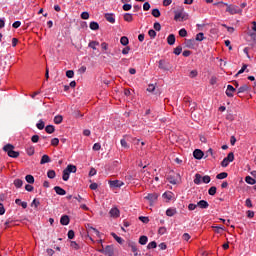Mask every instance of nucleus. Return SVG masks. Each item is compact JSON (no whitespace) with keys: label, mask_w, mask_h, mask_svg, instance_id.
Segmentation results:
<instances>
[{"label":"nucleus","mask_w":256,"mask_h":256,"mask_svg":"<svg viewBox=\"0 0 256 256\" xmlns=\"http://www.w3.org/2000/svg\"><path fill=\"white\" fill-rule=\"evenodd\" d=\"M215 6H219V7H227L226 11L227 13H230V15H242L243 14V9L239 8V6H235V5H229V4H225L223 2H217L214 3Z\"/></svg>","instance_id":"1"},{"label":"nucleus","mask_w":256,"mask_h":256,"mask_svg":"<svg viewBox=\"0 0 256 256\" xmlns=\"http://www.w3.org/2000/svg\"><path fill=\"white\" fill-rule=\"evenodd\" d=\"M15 146L13 144H6L3 147V151L7 153L8 157H12L13 159H17L19 157V152L15 151Z\"/></svg>","instance_id":"2"},{"label":"nucleus","mask_w":256,"mask_h":256,"mask_svg":"<svg viewBox=\"0 0 256 256\" xmlns=\"http://www.w3.org/2000/svg\"><path fill=\"white\" fill-rule=\"evenodd\" d=\"M144 199L149 201L150 206L153 207V204L157 203V199H159V194H157L155 192L154 193H150V194H147V196L144 197Z\"/></svg>","instance_id":"3"},{"label":"nucleus","mask_w":256,"mask_h":256,"mask_svg":"<svg viewBox=\"0 0 256 256\" xmlns=\"http://www.w3.org/2000/svg\"><path fill=\"white\" fill-rule=\"evenodd\" d=\"M189 19V14L185 12H176L174 16L175 21H187Z\"/></svg>","instance_id":"4"},{"label":"nucleus","mask_w":256,"mask_h":256,"mask_svg":"<svg viewBox=\"0 0 256 256\" xmlns=\"http://www.w3.org/2000/svg\"><path fill=\"white\" fill-rule=\"evenodd\" d=\"M100 253H104V255L107 256H113L115 254V251L113 250V246H106L105 249L99 250Z\"/></svg>","instance_id":"5"},{"label":"nucleus","mask_w":256,"mask_h":256,"mask_svg":"<svg viewBox=\"0 0 256 256\" xmlns=\"http://www.w3.org/2000/svg\"><path fill=\"white\" fill-rule=\"evenodd\" d=\"M109 215H110V217H113V219H117L120 217L121 211H119L117 207H114V208L110 209Z\"/></svg>","instance_id":"6"},{"label":"nucleus","mask_w":256,"mask_h":256,"mask_svg":"<svg viewBox=\"0 0 256 256\" xmlns=\"http://www.w3.org/2000/svg\"><path fill=\"white\" fill-rule=\"evenodd\" d=\"M237 91V89H235V87H233V85H228L227 89H226V95L227 97H233L234 93Z\"/></svg>","instance_id":"7"},{"label":"nucleus","mask_w":256,"mask_h":256,"mask_svg":"<svg viewBox=\"0 0 256 256\" xmlns=\"http://www.w3.org/2000/svg\"><path fill=\"white\" fill-rule=\"evenodd\" d=\"M251 87L247 84L242 85L238 88L237 95H241V93H247V91H250Z\"/></svg>","instance_id":"8"},{"label":"nucleus","mask_w":256,"mask_h":256,"mask_svg":"<svg viewBox=\"0 0 256 256\" xmlns=\"http://www.w3.org/2000/svg\"><path fill=\"white\" fill-rule=\"evenodd\" d=\"M159 69H162L163 71H169V62L165 60L159 61Z\"/></svg>","instance_id":"9"},{"label":"nucleus","mask_w":256,"mask_h":256,"mask_svg":"<svg viewBox=\"0 0 256 256\" xmlns=\"http://www.w3.org/2000/svg\"><path fill=\"white\" fill-rule=\"evenodd\" d=\"M109 185H110V187H123V185H125V183H123L119 180H110Z\"/></svg>","instance_id":"10"},{"label":"nucleus","mask_w":256,"mask_h":256,"mask_svg":"<svg viewBox=\"0 0 256 256\" xmlns=\"http://www.w3.org/2000/svg\"><path fill=\"white\" fill-rule=\"evenodd\" d=\"M203 155H204V153L200 149H196L193 152L194 159L201 160V159H203Z\"/></svg>","instance_id":"11"},{"label":"nucleus","mask_w":256,"mask_h":256,"mask_svg":"<svg viewBox=\"0 0 256 256\" xmlns=\"http://www.w3.org/2000/svg\"><path fill=\"white\" fill-rule=\"evenodd\" d=\"M197 206L200 208V209H207L209 207V202L208 201H205V200H200L198 203H197Z\"/></svg>","instance_id":"12"},{"label":"nucleus","mask_w":256,"mask_h":256,"mask_svg":"<svg viewBox=\"0 0 256 256\" xmlns=\"http://www.w3.org/2000/svg\"><path fill=\"white\" fill-rule=\"evenodd\" d=\"M54 191L57 195H67V191L59 186H55Z\"/></svg>","instance_id":"13"},{"label":"nucleus","mask_w":256,"mask_h":256,"mask_svg":"<svg viewBox=\"0 0 256 256\" xmlns=\"http://www.w3.org/2000/svg\"><path fill=\"white\" fill-rule=\"evenodd\" d=\"M65 170L71 175V173H77V166L69 164Z\"/></svg>","instance_id":"14"},{"label":"nucleus","mask_w":256,"mask_h":256,"mask_svg":"<svg viewBox=\"0 0 256 256\" xmlns=\"http://www.w3.org/2000/svg\"><path fill=\"white\" fill-rule=\"evenodd\" d=\"M45 163H51V158L49 155L44 154L41 158L40 165H45Z\"/></svg>","instance_id":"15"},{"label":"nucleus","mask_w":256,"mask_h":256,"mask_svg":"<svg viewBox=\"0 0 256 256\" xmlns=\"http://www.w3.org/2000/svg\"><path fill=\"white\" fill-rule=\"evenodd\" d=\"M167 217H173V215H177V209L176 208H168L166 210Z\"/></svg>","instance_id":"16"},{"label":"nucleus","mask_w":256,"mask_h":256,"mask_svg":"<svg viewBox=\"0 0 256 256\" xmlns=\"http://www.w3.org/2000/svg\"><path fill=\"white\" fill-rule=\"evenodd\" d=\"M104 17L108 23H115V16L113 14L106 13Z\"/></svg>","instance_id":"17"},{"label":"nucleus","mask_w":256,"mask_h":256,"mask_svg":"<svg viewBox=\"0 0 256 256\" xmlns=\"http://www.w3.org/2000/svg\"><path fill=\"white\" fill-rule=\"evenodd\" d=\"M88 47H90V49H93V51H97V47H99V42L91 41L89 42Z\"/></svg>","instance_id":"18"},{"label":"nucleus","mask_w":256,"mask_h":256,"mask_svg":"<svg viewBox=\"0 0 256 256\" xmlns=\"http://www.w3.org/2000/svg\"><path fill=\"white\" fill-rule=\"evenodd\" d=\"M69 216L63 215L60 219L61 225H68L69 224Z\"/></svg>","instance_id":"19"},{"label":"nucleus","mask_w":256,"mask_h":256,"mask_svg":"<svg viewBox=\"0 0 256 256\" xmlns=\"http://www.w3.org/2000/svg\"><path fill=\"white\" fill-rule=\"evenodd\" d=\"M167 43H168V45H175V35L174 34H170L167 37Z\"/></svg>","instance_id":"20"},{"label":"nucleus","mask_w":256,"mask_h":256,"mask_svg":"<svg viewBox=\"0 0 256 256\" xmlns=\"http://www.w3.org/2000/svg\"><path fill=\"white\" fill-rule=\"evenodd\" d=\"M120 43L124 47H127V45H129V38H127L126 36H122L120 39Z\"/></svg>","instance_id":"21"},{"label":"nucleus","mask_w":256,"mask_h":256,"mask_svg":"<svg viewBox=\"0 0 256 256\" xmlns=\"http://www.w3.org/2000/svg\"><path fill=\"white\" fill-rule=\"evenodd\" d=\"M54 123L56 125H61V123H63V116L61 115H57L54 117Z\"/></svg>","instance_id":"22"},{"label":"nucleus","mask_w":256,"mask_h":256,"mask_svg":"<svg viewBox=\"0 0 256 256\" xmlns=\"http://www.w3.org/2000/svg\"><path fill=\"white\" fill-rule=\"evenodd\" d=\"M27 183H29L30 185H32L33 183H35V177H33V175L28 174L25 177Z\"/></svg>","instance_id":"23"},{"label":"nucleus","mask_w":256,"mask_h":256,"mask_svg":"<svg viewBox=\"0 0 256 256\" xmlns=\"http://www.w3.org/2000/svg\"><path fill=\"white\" fill-rule=\"evenodd\" d=\"M112 237L115 239V241H117V243H119L120 245H123V238L119 237L117 234H115L114 232L111 233Z\"/></svg>","instance_id":"24"},{"label":"nucleus","mask_w":256,"mask_h":256,"mask_svg":"<svg viewBox=\"0 0 256 256\" xmlns=\"http://www.w3.org/2000/svg\"><path fill=\"white\" fill-rule=\"evenodd\" d=\"M90 29H91L92 31H98V29H99V23H97V22H95V21L90 22Z\"/></svg>","instance_id":"25"},{"label":"nucleus","mask_w":256,"mask_h":256,"mask_svg":"<svg viewBox=\"0 0 256 256\" xmlns=\"http://www.w3.org/2000/svg\"><path fill=\"white\" fill-rule=\"evenodd\" d=\"M45 131H46V133H49V135H51V133H55V126L48 125L45 127Z\"/></svg>","instance_id":"26"},{"label":"nucleus","mask_w":256,"mask_h":256,"mask_svg":"<svg viewBox=\"0 0 256 256\" xmlns=\"http://www.w3.org/2000/svg\"><path fill=\"white\" fill-rule=\"evenodd\" d=\"M245 181L248 185H255L256 183V180L251 176H246Z\"/></svg>","instance_id":"27"},{"label":"nucleus","mask_w":256,"mask_h":256,"mask_svg":"<svg viewBox=\"0 0 256 256\" xmlns=\"http://www.w3.org/2000/svg\"><path fill=\"white\" fill-rule=\"evenodd\" d=\"M124 21H126L127 23H131V21H133V15L129 14V13H125L124 14Z\"/></svg>","instance_id":"28"},{"label":"nucleus","mask_w":256,"mask_h":256,"mask_svg":"<svg viewBox=\"0 0 256 256\" xmlns=\"http://www.w3.org/2000/svg\"><path fill=\"white\" fill-rule=\"evenodd\" d=\"M16 205H20L23 209H27V202L21 201V199L15 200Z\"/></svg>","instance_id":"29"},{"label":"nucleus","mask_w":256,"mask_h":256,"mask_svg":"<svg viewBox=\"0 0 256 256\" xmlns=\"http://www.w3.org/2000/svg\"><path fill=\"white\" fill-rule=\"evenodd\" d=\"M147 241H149V238H147V236H141L139 238L140 245H147Z\"/></svg>","instance_id":"30"},{"label":"nucleus","mask_w":256,"mask_h":256,"mask_svg":"<svg viewBox=\"0 0 256 256\" xmlns=\"http://www.w3.org/2000/svg\"><path fill=\"white\" fill-rule=\"evenodd\" d=\"M163 197H164V199H168V201H171V199H173V192H170V191L165 192L163 194Z\"/></svg>","instance_id":"31"},{"label":"nucleus","mask_w":256,"mask_h":256,"mask_svg":"<svg viewBox=\"0 0 256 256\" xmlns=\"http://www.w3.org/2000/svg\"><path fill=\"white\" fill-rule=\"evenodd\" d=\"M201 179H203L201 174H196L194 179L195 185H201Z\"/></svg>","instance_id":"32"},{"label":"nucleus","mask_w":256,"mask_h":256,"mask_svg":"<svg viewBox=\"0 0 256 256\" xmlns=\"http://www.w3.org/2000/svg\"><path fill=\"white\" fill-rule=\"evenodd\" d=\"M14 185L17 189H20V187H23V180L21 179L14 180Z\"/></svg>","instance_id":"33"},{"label":"nucleus","mask_w":256,"mask_h":256,"mask_svg":"<svg viewBox=\"0 0 256 256\" xmlns=\"http://www.w3.org/2000/svg\"><path fill=\"white\" fill-rule=\"evenodd\" d=\"M167 180L169 181V183H171V185H177V179H175V176L170 175L168 176Z\"/></svg>","instance_id":"34"},{"label":"nucleus","mask_w":256,"mask_h":256,"mask_svg":"<svg viewBox=\"0 0 256 256\" xmlns=\"http://www.w3.org/2000/svg\"><path fill=\"white\" fill-rule=\"evenodd\" d=\"M87 230L91 233V232H93V233H95V235H99V230H97L96 228H93V226H91V225H87Z\"/></svg>","instance_id":"35"},{"label":"nucleus","mask_w":256,"mask_h":256,"mask_svg":"<svg viewBox=\"0 0 256 256\" xmlns=\"http://www.w3.org/2000/svg\"><path fill=\"white\" fill-rule=\"evenodd\" d=\"M36 127L42 131V129H45V122L43 120H39V122L36 124Z\"/></svg>","instance_id":"36"},{"label":"nucleus","mask_w":256,"mask_h":256,"mask_svg":"<svg viewBox=\"0 0 256 256\" xmlns=\"http://www.w3.org/2000/svg\"><path fill=\"white\" fill-rule=\"evenodd\" d=\"M225 159H226L228 162L233 163V161H234V159H235V154H233V152H230V153L228 154V156L225 157Z\"/></svg>","instance_id":"37"},{"label":"nucleus","mask_w":256,"mask_h":256,"mask_svg":"<svg viewBox=\"0 0 256 256\" xmlns=\"http://www.w3.org/2000/svg\"><path fill=\"white\" fill-rule=\"evenodd\" d=\"M69 177H70V174L68 173L67 170H63V175H62V179L63 181H69Z\"/></svg>","instance_id":"38"},{"label":"nucleus","mask_w":256,"mask_h":256,"mask_svg":"<svg viewBox=\"0 0 256 256\" xmlns=\"http://www.w3.org/2000/svg\"><path fill=\"white\" fill-rule=\"evenodd\" d=\"M227 176H228L227 172H221L217 174L216 179H227Z\"/></svg>","instance_id":"39"},{"label":"nucleus","mask_w":256,"mask_h":256,"mask_svg":"<svg viewBox=\"0 0 256 256\" xmlns=\"http://www.w3.org/2000/svg\"><path fill=\"white\" fill-rule=\"evenodd\" d=\"M152 15H153V17H156V18L161 17V11H159V9L155 8L152 10Z\"/></svg>","instance_id":"40"},{"label":"nucleus","mask_w":256,"mask_h":256,"mask_svg":"<svg viewBox=\"0 0 256 256\" xmlns=\"http://www.w3.org/2000/svg\"><path fill=\"white\" fill-rule=\"evenodd\" d=\"M216 193H217V187L212 186V187L209 188V190H208V194H209V195L213 196V195H215Z\"/></svg>","instance_id":"41"},{"label":"nucleus","mask_w":256,"mask_h":256,"mask_svg":"<svg viewBox=\"0 0 256 256\" xmlns=\"http://www.w3.org/2000/svg\"><path fill=\"white\" fill-rule=\"evenodd\" d=\"M55 176H56V173H55L54 170H49V171L47 172V177H48L49 179H55Z\"/></svg>","instance_id":"42"},{"label":"nucleus","mask_w":256,"mask_h":256,"mask_svg":"<svg viewBox=\"0 0 256 256\" xmlns=\"http://www.w3.org/2000/svg\"><path fill=\"white\" fill-rule=\"evenodd\" d=\"M66 77H68V79H73V77H75V72L73 70L66 71Z\"/></svg>","instance_id":"43"},{"label":"nucleus","mask_w":256,"mask_h":256,"mask_svg":"<svg viewBox=\"0 0 256 256\" xmlns=\"http://www.w3.org/2000/svg\"><path fill=\"white\" fill-rule=\"evenodd\" d=\"M147 249H157V242L152 241L147 245Z\"/></svg>","instance_id":"44"},{"label":"nucleus","mask_w":256,"mask_h":256,"mask_svg":"<svg viewBox=\"0 0 256 256\" xmlns=\"http://www.w3.org/2000/svg\"><path fill=\"white\" fill-rule=\"evenodd\" d=\"M202 183H205V184L211 183V176H209V175L203 176Z\"/></svg>","instance_id":"45"},{"label":"nucleus","mask_w":256,"mask_h":256,"mask_svg":"<svg viewBox=\"0 0 256 256\" xmlns=\"http://www.w3.org/2000/svg\"><path fill=\"white\" fill-rule=\"evenodd\" d=\"M203 39H205V34H203V32L196 35V41H203Z\"/></svg>","instance_id":"46"},{"label":"nucleus","mask_w":256,"mask_h":256,"mask_svg":"<svg viewBox=\"0 0 256 256\" xmlns=\"http://www.w3.org/2000/svg\"><path fill=\"white\" fill-rule=\"evenodd\" d=\"M148 35H149V37H151V39H155V37H157V32H155V30L151 29L148 31Z\"/></svg>","instance_id":"47"},{"label":"nucleus","mask_w":256,"mask_h":256,"mask_svg":"<svg viewBox=\"0 0 256 256\" xmlns=\"http://www.w3.org/2000/svg\"><path fill=\"white\" fill-rule=\"evenodd\" d=\"M181 51H183V47L178 46L174 49V55H181Z\"/></svg>","instance_id":"48"},{"label":"nucleus","mask_w":256,"mask_h":256,"mask_svg":"<svg viewBox=\"0 0 256 256\" xmlns=\"http://www.w3.org/2000/svg\"><path fill=\"white\" fill-rule=\"evenodd\" d=\"M121 146L124 147V149H129V144L125 139L120 140Z\"/></svg>","instance_id":"49"},{"label":"nucleus","mask_w":256,"mask_h":256,"mask_svg":"<svg viewBox=\"0 0 256 256\" xmlns=\"http://www.w3.org/2000/svg\"><path fill=\"white\" fill-rule=\"evenodd\" d=\"M197 75H199V72H197V70H192L189 74V77L191 79H195V77H197Z\"/></svg>","instance_id":"50"},{"label":"nucleus","mask_w":256,"mask_h":256,"mask_svg":"<svg viewBox=\"0 0 256 256\" xmlns=\"http://www.w3.org/2000/svg\"><path fill=\"white\" fill-rule=\"evenodd\" d=\"M51 145L52 147H57V145H59V138H53L51 140Z\"/></svg>","instance_id":"51"},{"label":"nucleus","mask_w":256,"mask_h":256,"mask_svg":"<svg viewBox=\"0 0 256 256\" xmlns=\"http://www.w3.org/2000/svg\"><path fill=\"white\" fill-rule=\"evenodd\" d=\"M167 233V228H165V227H160L159 229H158V234L159 235H165Z\"/></svg>","instance_id":"52"},{"label":"nucleus","mask_w":256,"mask_h":256,"mask_svg":"<svg viewBox=\"0 0 256 256\" xmlns=\"http://www.w3.org/2000/svg\"><path fill=\"white\" fill-rule=\"evenodd\" d=\"M180 37H187V30L182 28L179 30Z\"/></svg>","instance_id":"53"},{"label":"nucleus","mask_w":256,"mask_h":256,"mask_svg":"<svg viewBox=\"0 0 256 256\" xmlns=\"http://www.w3.org/2000/svg\"><path fill=\"white\" fill-rule=\"evenodd\" d=\"M129 51H131V47L126 46V47L123 48V50H122V55H129Z\"/></svg>","instance_id":"54"},{"label":"nucleus","mask_w":256,"mask_h":256,"mask_svg":"<svg viewBox=\"0 0 256 256\" xmlns=\"http://www.w3.org/2000/svg\"><path fill=\"white\" fill-rule=\"evenodd\" d=\"M246 207H248V209H251L253 207V203L251 202V199H246L245 202Z\"/></svg>","instance_id":"55"},{"label":"nucleus","mask_w":256,"mask_h":256,"mask_svg":"<svg viewBox=\"0 0 256 256\" xmlns=\"http://www.w3.org/2000/svg\"><path fill=\"white\" fill-rule=\"evenodd\" d=\"M139 221H142V223H149V217L140 216Z\"/></svg>","instance_id":"56"},{"label":"nucleus","mask_w":256,"mask_h":256,"mask_svg":"<svg viewBox=\"0 0 256 256\" xmlns=\"http://www.w3.org/2000/svg\"><path fill=\"white\" fill-rule=\"evenodd\" d=\"M31 141L32 143H39V135H33Z\"/></svg>","instance_id":"57"},{"label":"nucleus","mask_w":256,"mask_h":256,"mask_svg":"<svg viewBox=\"0 0 256 256\" xmlns=\"http://www.w3.org/2000/svg\"><path fill=\"white\" fill-rule=\"evenodd\" d=\"M101 150V144L100 143H95L93 145V151H100Z\"/></svg>","instance_id":"58"},{"label":"nucleus","mask_w":256,"mask_h":256,"mask_svg":"<svg viewBox=\"0 0 256 256\" xmlns=\"http://www.w3.org/2000/svg\"><path fill=\"white\" fill-rule=\"evenodd\" d=\"M143 9H144L145 11H149V9H151V4H149V2H145V3L143 4Z\"/></svg>","instance_id":"59"},{"label":"nucleus","mask_w":256,"mask_h":256,"mask_svg":"<svg viewBox=\"0 0 256 256\" xmlns=\"http://www.w3.org/2000/svg\"><path fill=\"white\" fill-rule=\"evenodd\" d=\"M131 7H132L131 4H124L122 9L123 11H131Z\"/></svg>","instance_id":"60"},{"label":"nucleus","mask_w":256,"mask_h":256,"mask_svg":"<svg viewBox=\"0 0 256 256\" xmlns=\"http://www.w3.org/2000/svg\"><path fill=\"white\" fill-rule=\"evenodd\" d=\"M154 29H155V31H161V24L159 22H155Z\"/></svg>","instance_id":"61"},{"label":"nucleus","mask_w":256,"mask_h":256,"mask_svg":"<svg viewBox=\"0 0 256 256\" xmlns=\"http://www.w3.org/2000/svg\"><path fill=\"white\" fill-rule=\"evenodd\" d=\"M81 19H89V12H82L81 13Z\"/></svg>","instance_id":"62"},{"label":"nucleus","mask_w":256,"mask_h":256,"mask_svg":"<svg viewBox=\"0 0 256 256\" xmlns=\"http://www.w3.org/2000/svg\"><path fill=\"white\" fill-rule=\"evenodd\" d=\"M147 91H148L149 93H153V91H155V86H154L153 84H150V85L148 86V88H147Z\"/></svg>","instance_id":"63"},{"label":"nucleus","mask_w":256,"mask_h":256,"mask_svg":"<svg viewBox=\"0 0 256 256\" xmlns=\"http://www.w3.org/2000/svg\"><path fill=\"white\" fill-rule=\"evenodd\" d=\"M229 163H230V162H228L227 159L224 158L223 161L221 162V165H222L223 167H227V166L229 165Z\"/></svg>","instance_id":"64"}]
</instances>
